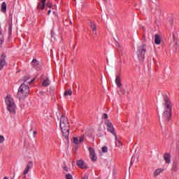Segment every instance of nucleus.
<instances>
[{
	"instance_id": "obj_1",
	"label": "nucleus",
	"mask_w": 179,
	"mask_h": 179,
	"mask_svg": "<svg viewBox=\"0 0 179 179\" xmlns=\"http://www.w3.org/2000/svg\"><path fill=\"white\" fill-rule=\"evenodd\" d=\"M164 109L162 114L164 120L166 121H170V120H171V114L173 113V103L167 96H164Z\"/></svg>"
},
{
	"instance_id": "obj_2",
	"label": "nucleus",
	"mask_w": 179,
	"mask_h": 179,
	"mask_svg": "<svg viewBox=\"0 0 179 179\" xmlns=\"http://www.w3.org/2000/svg\"><path fill=\"white\" fill-rule=\"evenodd\" d=\"M69 128H71V127L69 125L68 117L62 115L60 119V129L62 130L64 138H65L66 141L69 139Z\"/></svg>"
},
{
	"instance_id": "obj_3",
	"label": "nucleus",
	"mask_w": 179,
	"mask_h": 179,
	"mask_svg": "<svg viewBox=\"0 0 179 179\" xmlns=\"http://www.w3.org/2000/svg\"><path fill=\"white\" fill-rule=\"evenodd\" d=\"M6 104L7 106V110L10 114H16V105L15 101L10 95H7L5 99Z\"/></svg>"
},
{
	"instance_id": "obj_4",
	"label": "nucleus",
	"mask_w": 179,
	"mask_h": 179,
	"mask_svg": "<svg viewBox=\"0 0 179 179\" xmlns=\"http://www.w3.org/2000/svg\"><path fill=\"white\" fill-rule=\"evenodd\" d=\"M30 92V88L27 85L23 83L20 85L18 89V92L17 94V97L20 100V99H23V97H27L29 96V93Z\"/></svg>"
},
{
	"instance_id": "obj_5",
	"label": "nucleus",
	"mask_w": 179,
	"mask_h": 179,
	"mask_svg": "<svg viewBox=\"0 0 179 179\" xmlns=\"http://www.w3.org/2000/svg\"><path fill=\"white\" fill-rule=\"evenodd\" d=\"M145 47H146V44H143L138 48V53L137 55L139 61H143V59H145V54H146V49Z\"/></svg>"
},
{
	"instance_id": "obj_6",
	"label": "nucleus",
	"mask_w": 179,
	"mask_h": 179,
	"mask_svg": "<svg viewBox=\"0 0 179 179\" xmlns=\"http://www.w3.org/2000/svg\"><path fill=\"white\" fill-rule=\"evenodd\" d=\"M107 129L108 132H110L114 136H117V133L115 131L114 126H113V123L110 122V120H106L105 122Z\"/></svg>"
},
{
	"instance_id": "obj_7",
	"label": "nucleus",
	"mask_w": 179,
	"mask_h": 179,
	"mask_svg": "<svg viewBox=\"0 0 179 179\" xmlns=\"http://www.w3.org/2000/svg\"><path fill=\"white\" fill-rule=\"evenodd\" d=\"M6 55L3 53L0 57V71H2V69H3V66H6Z\"/></svg>"
},
{
	"instance_id": "obj_8",
	"label": "nucleus",
	"mask_w": 179,
	"mask_h": 179,
	"mask_svg": "<svg viewBox=\"0 0 179 179\" xmlns=\"http://www.w3.org/2000/svg\"><path fill=\"white\" fill-rule=\"evenodd\" d=\"M88 150L90 152V156L91 157V160L92 162H96L97 160V157L96 156V151H94V149L92 147H90L88 148Z\"/></svg>"
},
{
	"instance_id": "obj_9",
	"label": "nucleus",
	"mask_w": 179,
	"mask_h": 179,
	"mask_svg": "<svg viewBox=\"0 0 179 179\" xmlns=\"http://www.w3.org/2000/svg\"><path fill=\"white\" fill-rule=\"evenodd\" d=\"M31 169H33V162L29 161L27 164V166L23 172L24 176H26L27 174H29V171L30 170H31Z\"/></svg>"
},
{
	"instance_id": "obj_10",
	"label": "nucleus",
	"mask_w": 179,
	"mask_h": 179,
	"mask_svg": "<svg viewBox=\"0 0 179 179\" xmlns=\"http://www.w3.org/2000/svg\"><path fill=\"white\" fill-rule=\"evenodd\" d=\"M45 1L46 0H39L37 6V9H41V10H43V9L45 8Z\"/></svg>"
},
{
	"instance_id": "obj_11",
	"label": "nucleus",
	"mask_w": 179,
	"mask_h": 179,
	"mask_svg": "<svg viewBox=\"0 0 179 179\" xmlns=\"http://www.w3.org/2000/svg\"><path fill=\"white\" fill-rule=\"evenodd\" d=\"M115 83L117 87H122V83H121V74H117L115 78Z\"/></svg>"
},
{
	"instance_id": "obj_12",
	"label": "nucleus",
	"mask_w": 179,
	"mask_h": 179,
	"mask_svg": "<svg viewBox=\"0 0 179 179\" xmlns=\"http://www.w3.org/2000/svg\"><path fill=\"white\" fill-rule=\"evenodd\" d=\"M76 164L80 169H87L86 165H85V162L82 159L78 160Z\"/></svg>"
},
{
	"instance_id": "obj_13",
	"label": "nucleus",
	"mask_w": 179,
	"mask_h": 179,
	"mask_svg": "<svg viewBox=\"0 0 179 179\" xmlns=\"http://www.w3.org/2000/svg\"><path fill=\"white\" fill-rule=\"evenodd\" d=\"M90 26L91 29H92V31L94 34H97V27H96V24L93 23V22H90Z\"/></svg>"
},
{
	"instance_id": "obj_14",
	"label": "nucleus",
	"mask_w": 179,
	"mask_h": 179,
	"mask_svg": "<svg viewBox=\"0 0 179 179\" xmlns=\"http://www.w3.org/2000/svg\"><path fill=\"white\" fill-rule=\"evenodd\" d=\"M171 157L170 156V154L169 152H166L164 155V159L166 162V163H167L169 164V163H170L171 160L170 158Z\"/></svg>"
},
{
	"instance_id": "obj_15",
	"label": "nucleus",
	"mask_w": 179,
	"mask_h": 179,
	"mask_svg": "<svg viewBox=\"0 0 179 179\" xmlns=\"http://www.w3.org/2000/svg\"><path fill=\"white\" fill-rule=\"evenodd\" d=\"M155 43L157 44V45H159L160 43H162V40L160 39V36L159 34H155Z\"/></svg>"
},
{
	"instance_id": "obj_16",
	"label": "nucleus",
	"mask_w": 179,
	"mask_h": 179,
	"mask_svg": "<svg viewBox=\"0 0 179 179\" xmlns=\"http://www.w3.org/2000/svg\"><path fill=\"white\" fill-rule=\"evenodd\" d=\"M178 170V164L176 162H173L172 164L171 171L172 173H176Z\"/></svg>"
},
{
	"instance_id": "obj_17",
	"label": "nucleus",
	"mask_w": 179,
	"mask_h": 179,
	"mask_svg": "<svg viewBox=\"0 0 179 179\" xmlns=\"http://www.w3.org/2000/svg\"><path fill=\"white\" fill-rule=\"evenodd\" d=\"M164 169H157L154 171V177L155 178H156V177H157V176H159V174H160L161 173H163Z\"/></svg>"
},
{
	"instance_id": "obj_18",
	"label": "nucleus",
	"mask_w": 179,
	"mask_h": 179,
	"mask_svg": "<svg viewBox=\"0 0 179 179\" xmlns=\"http://www.w3.org/2000/svg\"><path fill=\"white\" fill-rule=\"evenodd\" d=\"M6 8H7L6 3L3 2L1 7V11L3 12V13H6Z\"/></svg>"
},
{
	"instance_id": "obj_19",
	"label": "nucleus",
	"mask_w": 179,
	"mask_h": 179,
	"mask_svg": "<svg viewBox=\"0 0 179 179\" xmlns=\"http://www.w3.org/2000/svg\"><path fill=\"white\" fill-rule=\"evenodd\" d=\"M31 65L32 66H34L36 68V66H38V65H40V62H38L36 59H34L31 62Z\"/></svg>"
},
{
	"instance_id": "obj_20",
	"label": "nucleus",
	"mask_w": 179,
	"mask_h": 179,
	"mask_svg": "<svg viewBox=\"0 0 179 179\" xmlns=\"http://www.w3.org/2000/svg\"><path fill=\"white\" fill-rule=\"evenodd\" d=\"M42 85L45 86V87L50 86V79L46 78L45 80H44L42 83Z\"/></svg>"
},
{
	"instance_id": "obj_21",
	"label": "nucleus",
	"mask_w": 179,
	"mask_h": 179,
	"mask_svg": "<svg viewBox=\"0 0 179 179\" xmlns=\"http://www.w3.org/2000/svg\"><path fill=\"white\" fill-rule=\"evenodd\" d=\"M64 96H72V90H66L64 93Z\"/></svg>"
},
{
	"instance_id": "obj_22",
	"label": "nucleus",
	"mask_w": 179,
	"mask_h": 179,
	"mask_svg": "<svg viewBox=\"0 0 179 179\" xmlns=\"http://www.w3.org/2000/svg\"><path fill=\"white\" fill-rule=\"evenodd\" d=\"M73 143L74 145H79V143H80L79 138H78V137H73Z\"/></svg>"
},
{
	"instance_id": "obj_23",
	"label": "nucleus",
	"mask_w": 179,
	"mask_h": 179,
	"mask_svg": "<svg viewBox=\"0 0 179 179\" xmlns=\"http://www.w3.org/2000/svg\"><path fill=\"white\" fill-rule=\"evenodd\" d=\"M8 38H10V36H12V23L10 24L8 27Z\"/></svg>"
},
{
	"instance_id": "obj_24",
	"label": "nucleus",
	"mask_w": 179,
	"mask_h": 179,
	"mask_svg": "<svg viewBox=\"0 0 179 179\" xmlns=\"http://www.w3.org/2000/svg\"><path fill=\"white\" fill-rule=\"evenodd\" d=\"M3 43V35L0 33V47H1L2 43Z\"/></svg>"
},
{
	"instance_id": "obj_25",
	"label": "nucleus",
	"mask_w": 179,
	"mask_h": 179,
	"mask_svg": "<svg viewBox=\"0 0 179 179\" xmlns=\"http://www.w3.org/2000/svg\"><path fill=\"white\" fill-rule=\"evenodd\" d=\"M115 141H117V142H118V143H119V145L118 146H122V142H121V141H120L119 139H118V137L117 136V134H116V136H115Z\"/></svg>"
},
{
	"instance_id": "obj_26",
	"label": "nucleus",
	"mask_w": 179,
	"mask_h": 179,
	"mask_svg": "<svg viewBox=\"0 0 179 179\" xmlns=\"http://www.w3.org/2000/svg\"><path fill=\"white\" fill-rule=\"evenodd\" d=\"M29 79H30V76H26L24 77L22 80H23L24 83H26V82H27V80H29Z\"/></svg>"
},
{
	"instance_id": "obj_27",
	"label": "nucleus",
	"mask_w": 179,
	"mask_h": 179,
	"mask_svg": "<svg viewBox=\"0 0 179 179\" xmlns=\"http://www.w3.org/2000/svg\"><path fill=\"white\" fill-rule=\"evenodd\" d=\"M108 151V148H107V146L102 147L103 153H107Z\"/></svg>"
},
{
	"instance_id": "obj_28",
	"label": "nucleus",
	"mask_w": 179,
	"mask_h": 179,
	"mask_svg": "<svg viewBox=\"0 0 179 179\" xmlns=\"http://www.w3.org/2000/svg\"><path fill=\"white\" fill-rule=\"evenodd\" d=\"M66 179H73V177L72 175H71V173H67L66 174Z\"/></svg>"
},
{
	"instance_id": "obj_29",
	"label": "nucleus",
	"mask_w": 179,
	"mask_h": 179,
	"mask_svg": "<svg viewBox=\"0 0 179 179\" xmlns=\"http://www.w3.org/2000/svg\"><path fill=\"white\" fill-rule=\"evenodd\" d=\"M78 141H79L80 143H82V142H83V141H85V136H80Z\"/></svg>"
},
{
	"instance_id": "obj_30",
	"label": "nucleus",
	"mask_w": 179,
	"mask_h": 179,
	"mask_svg": "<svg viewBox=\"0 0 179 179\" xmlns=\"http://www.w3.org/2000/svg\"><path fill=\"white\" fill-rule=\"evenodd\" d=\"M46 6L48 8H52V3H51V1H48L47 3H46Z\"/></svg>"
},
{
	"instance_id": "obj_31",
	"label": "nucleus",
	"mask_w": 179,
	"mask_h": 179,
	"mask_svg": "<svg viewBox=\"0 0 179 179\" xmlns=\"http://www.w3.org/2000/svg\"><path fill=\"white\" fill-rule=\"evenodd\" d=\"M4 141L5 138L3 137V136H0V143H3Z\"/></svg>"
},
{
	"instance_id": "obj_32",
	"label": "nucleus",
	"mask_w": 179,
	"mask_h": 179,
	"mask_svg": "<svg viewBox=\"0 0 179 179\" xmlns=\"http://www.w3.org/2000/svg\"><path fill=\"white\" fill-rule=\"evenodd\" d=\"M120 89V92L121 93H122V94H125V90H124V88L122 87H119Z\"/></svg>"
},
{
	"instance_id": "obj_33",
	"label": "nucleus",
	"mask_w": 179,
	"mask_h": 179,
	"mask_svg": "<svg viewBox=\"0 0 179 179\" xmlns=\"http://www.w3.org/2000/svg\"><path fill=\"white\" fill-rule=\"evenodd\" d=\"M103 117L104 120H107V118H108V115H107V113H103Z\"/></svg>"
},
{
	"instance_id": "obj_34",
	"label": "nucleus",
	"mask_w": 179,
	"mask_h": 179,
	"mask_svg": "<svg viewBox=\"0 0 179 179\" xmlns=\"http://www.w3.org/2000/svg\"><path fill=\"white\" fill-rule=\"evenodd\" d=\"M82 179H89V176H88L87 175L85 174V175L83 176Z\"/></svg>"
},
{
	"instance_id": "obj_35",
	"label": "nucleus",
	"mask_w": 179,
	"mask_h": 179,
	"mask_svg": "<svg viewBox=\"0 0 179 179\" xmlns=\"http://www.w3.org/2000/svg\"><path fill=\"white\" fill-rule=\"evenodd\" d=\"M34 82V78H33L32 80L28 81L27 83H28L29 85H30V84L33 83Z\"/></svg>"
},
{
	"instance_id": "obj_36",
	"label": "nucleus",
	"mask_w": 179,
	"mask_h": 179,
	"mask_svg": "<svg viewBox=\"0 0 179 179\" xmlns=\"http://www.w3.org/2000/svg\"><path fill=\"white\" fill-rule=\"evenodd\" d=\"M63 169L65 171H66V173H68V166H64Z\"/></svg>"
},
{
	"instance_id": "obj_37",
	"label": "nucleus",
	"mask_w": 179,
	"mask_h": 179,
	"mask_svg": "<svg viewBox=\"0 0 179 179\" xmlns=\"http://www.w3.org/2000/svg\"><path fill=\"white\" fill-rule=\"evenodd\" d=\"M117 47H118V48H120V50H121V45L118 42H117Z\"/></svg>"
},
{
	"instance_id": "obj_38",
	"label": "nucleus",
	"mask_w": 179,
	"mask_h": 179,
	"mask_svg": "<svg viewBox=\"0 0 179 179\" xmlns=\"http://www.w3.org/2000/svg\"><path fill=\"white\" fill-rule=\"evenodd\" d=\"M33 134H34V137L36 138V135H37V131H34L33 132Z\"/></svg>"
},
{
	"instance_id": "obj_39",
	"label": "nucleus",
	"mask_w": 179,
	"mask_h": 179,
	"mask_svg": "<svg viewBox=\"0 0 179 179\" xmlns=\"http://www.w3.org/2000/svg\"><path fill=\"white\" fill-rule=\"evenodd\" d=\"M50 13H51V10H49L48 11V15H50Z\"/></svg>"
},
{
	"instance_id": "obj_40",
	"label": "nucleus",
	"mask_w": 179,
	"mask_h": 179,
	"mask_svg": "<svg viewBox=\"0 0 179 179\" xmlns=\"http://www.w3.org/2000/svg\"><path fill=\"white\" fill-rule=\"evenodd\" d=\"M3 179H9L8 177H4Z\"/></svg>"
},
{
	"instance_id": "obj_41",
	"label": "nucleus",
	"mask_w": 179,
	"mask_h": 179,
	"mask_svg": "<svg viewBox=\"0 0 179 179\" xmlns=\"http://www.w3.org/2000/svg\"><path fill=\"white\" fill-rule=\"evenodd\" d=\"M103 2H105V3L107 2V0H103Z\"/></svg>"
},
{
	"instance_id": "obj_42",
	"label": "nucleus",
	"mask_w": 179,
	"mask_h": 179,
	"mask_svg": "<svg viewBox=\"0 0 179 179\" xmlns=\"http://www.w3.org/2000/svg\"><path fill=\"white\" fill-rule=\"evenodd\" d=\"M23 178H26V176H24Z\"/></svg>"
},
{
	"instance_id": "obj_43",
	"label": "nucleus",
	"mask_w": 179,
	"mask_h": 179,
	"mask_svg": "<svg viewBox=\"0 0 179 179\" xmlns=\"http://www.w3.org/2000/svg\"><path fill=\"white\" fill-rule=\"evenodd\" d=\"M75 1V2H76V0H74Z\"/></svg>"
},
{
	"instance_id": "obj_44",
	"label": "nucleus",
	"mask_w": 179,
	"mask_h": 179,
	"mask_svg": "<svg viewBox=\"0 0 179 179\" xmlns=\"http://www.w3.org/2000/svg\"><path fill=\"white\" fill-rule=\"evenodd\" d=\"M176 43V44H177V42H175Z\"/></svg>"
}]
</instances>
